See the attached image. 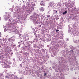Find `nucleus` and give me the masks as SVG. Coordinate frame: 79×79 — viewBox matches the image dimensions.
I'll use <instances>...</instances> for the list:
<instances>
[{"label": "nucleus", "mask_w": 79, "mask_h": 79, "mask_svg": "<svg viewBox=\"0 0 79 79\" xmlns=\"http://www.w3.org/2000/svg\"><path fill=\"white\" fill-rule=\"evenodd\" d=\"M58 31H59V30H56V32H58Z\"/></svg>", "instance_id": "nucleus-10"}, {"label": "nucleus", "mask_w": 79, "mask_h": 79, "mask_svg": "<svg viewBox=\"0 0 79 79\" xmlns=\"http://www.w3.org/2000/svg\"><path fill=\"white\" fill-rule=\"evenodd\" d=\"M1 37V35L0 34V37Z\"/></svg>", "instance_id": "nucleus-15"}, {"label": "nucleus", "mask_w": 79, "mask_h": 79, "mask_svg": "<svg viewBox=\"0 0 79 79\" xmlns=\"http://www.w3.org/2000/svg\"><path fill=\"white\" fill-rule=\"evenodd\" d=\"M4 31H5V32H6V29H4Z\"/></svg>", "instance_id": "nucleus-9"}, {"label": "nucleus", "mask_w": 79, "mask_h": 79, "mask_svg": "<svg viewBox=\"0 0 79 79\" xmlns=\"http://www.w3.org/2000/svg\"><path fill=\"white\" fill-rule=\"evenodd\" d=\"M0 20H1V17H0Z\"/></svg>", "instance_id": "nucleus-14"}, {"label": "nucleus", "mask_w": 79, "mask_h": 79, "mask_svg": "<svg viewBox=\"0 0 79 79\" xmlns=\"http://www.w3.org/2000/svg\"><path fill=\"white\" fill-rule=\"evenodd\" d=\"M66 13H67V11H65V12H64L63 13V15H66Z\"/></svg>", "instance_id": "nucleus-4"}, {"label": "nucleus", "mask_w": 79, "mask_h": 79, "mask_svg": "<svg viewBox=\"0 0 79 79\" xmlns=\"http://www.w3.org/2000/svg\"><path fill=\"white\" fill-rule=\"evenodd\" d=\"M72 52H73V50L72 51Z\"/></svg>", "instance_id": "nucleus-19"}, {"label": "nucleus", "mask_w": 79, "mask_h": 79, "mask_svg": "<svg viewBox=\"0 0 79 79\" xmlns=\"http://www.w3.org/2000/svg\"><path fill=\"white\" fill-rule=\"evenodd\" d=\"M47 18H50V15H48L47 16Z\"/></svg>", "instance_id": "nucleus-5"}, {"label": "nucleus", "mask_w": 79, "mask_h": 79, "mask_svg": "<svg viewBox=\"0 0 79 79\" xmlns=\"http://www.w3.org/2000/svg\"><path fill=\"white\" fill-rule=\"evenodd\" d=\"M40 11H44V7H41L40 9Z\"/></svg>", "instance_id": "nucleus-2"}, {"label": "nucleus", "mask_w": 79, "mask_h": 79, "mask_svg": "<svg viewBox=\"0 0 79 79\" xmlns=\"http://www.w3.org/2000/svg\"><path fill=\"white\" fill-rule=\"evenodd\" d=\"M20 66H21V67H22V64H20Z\"/></svg>", "instance_id": "nucleus-11"}, {"label": "nucleus", "mask_w": 79, "mask_h": 79, "mask_svg": "<svg viewBox=\"0 0 79 79\" xmlns=\"http://www.w3.org/2000/svg\"><path fill=\"white\" fill-rule=\"evenodd\" d=\"M15 47V45H13V47L14 48V47Z\"/></svg>", "instance_id": "nucleus-12"}, {"label": "nucleus", "mask_w": 79, "mask_h": 79, "mask_svg": "<svg viewBox=\"0 0 79 79\" xmlns=\"http://www.w3.org/2000/svg\"><path fill=\"white\" fill-rule=\"evenodd\" d=\"M7 19H10V18H8V17H7Z\"/></svg>", "instance_id": "nucleus-13"}, {"label": "nucleus", "mask_w": 79, "mask_h": 79, "mask_svg": "<svg viewBox=\"0 0 79 79\" xmlns=\"http://www.w3.org/2000/svg\"><path fill=\"white\" fill-rule=\"evenodd\" d=\"M35 15H36V13H35Z\"/></svg>", "instance_id": "nucleus-17"}, {"label": "nucleus", "mask_w": 79, "mask_h": 79, "mask_svg": "<svg viewBox=\"0 0 79 79\" xmlns=\"http://www.w3.org/2000/svg\"><path fill=\"white\" fill-rule=\"evenodd\" d=\"M47 75V73H44V76H46Z\"/></svg>", "instance_id": "nucleus-8"}, {"label": "nucleus", "mask_w": 79, "mask_h": 79, "mask_svg": "<svg viewBox=\"0 0 79 79\" xmlns=\"http://www.w3.org/2000/svg\"><path fill=\"white\" fill-rule=\"evenodd\" d=\"M5 77L6 78H7V79H8V78H9V77H8V76H6Z\"/></svg>", "instance_id": "nucleus-6"}, {"label": "nucleus", "mask_w": 79, "mask_h": 79, "mask_svg": "<svg viewBox=\"0 0 79 79\" xmlns=\"http://www.w3.org/2000/svg\"><path fill=\"white\" fill-rule=\"evenodd\" d=\"M57 12H58L57 11H56V13H57Z\"/></svg>", "instance_id": "nucleus-16"}, {"label": "nucleus", "mask_w": 79, "mask_h": 79, "mask_svg": "<svg viewBox=\"0 0 79 79\" xmlns=\"http://www.w3.org/2000/svg\"><path fill=\"white\" fill-rule=\"evenodd\" d=\"M41 6H45V3H40V5H42Z\"/></svg>", "instance_id": "nucleus-3"}, {"label": "nucleus", "mask_w": 79, "mask_h": 79, "mask_svg": "<svg viewBox=\"0 0 79 79\" xmlns=\"http://www.w3.org/2000/svg\"><path fill=\"white\" fill-rule=\"evenodd\" d=\"M8 40L9 42H11V41L13 42V41L15 40V39H14V38H9L8 39Z\"/></svg>", "instance_id": "nucleus-1"}, {"label": "nucleus", "mask_w": 79, "mask_h": 79, "mask_svg": "<svg viewBox=\"0 0 79 79\" xmlns=\"http://www.w3.org/2000/svg\"><path fill=\"white\" fill-rule=\"evenodd\" d=\"M78 42H79V40H78Z\"/></svg>", "instance_id": "nucleus-18"}, {"label": "nucleus", "mask_w": 79, "mask_h": 79, "mask_svg": "<svg viewBox=\"0 0 79 79\" xmlns=\"http://www.w3.org/2000/svg\"><path fill=\"white\" fill-rule=\"evenodd\" d=\"M24 40L25 41H27V39H26V38H24Z\"/></svg>", "instance_id": "nucleus-7"}, {"label": "nucleus", "mask_w": 79, "mask_h": 79, "mask_svg": "<svg viewBox=\"0 0 79 79\" xmlns=\"http://www.w3.org/2000/svg\"><path fill=\"white\" fill-rule=\"evenodd\" d=\"M0 47H1V46H0Z\"/></svg>", "instance_id": "nucleus-20"}]
</instances>
